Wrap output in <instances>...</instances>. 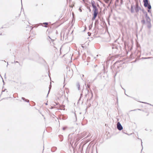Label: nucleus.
<instances>
[{
	"label": "nucleus",
	"instance_id": "dca6fc26",
	"mask_svg": "<svg viewBox=\"0 0 153 153\" xmlns=\"http://www.w3.org/2000/svg\"><path fill=\"white\" fill-rule=\"evenodd\" d=\"M79 10L80 12L82 11V10L80 8L79 9Z\"/></svg>",
	"mask_w": 153,
	"mask_h": 153
},
{
	"label": "nucleus",
	"instance_id": "9b49d317",
	"mask_svg": "<svg viewBox=\"0 0 153 153\" xmlns=\"http://www.w3.org/2000/svg\"><path fill=\"white\" fill-rule=\"evenodd\" d=\"M141 22L143 24H146V22L144 20H143L141 21Z\"/></svg>",
	"mask_w": 153,
	"mask_h": 153
},
{
	"label": "nucleus",
	"instance_id": "f257e3e1",
	"mask_svg": "<svg viewBox=\"0 0 153 153\" xmlns=\"http://www.w3.org/2000/svg\"><path fill=\"white\" fill-rule=\"evenodd\" d=\"M143 2L144 3V6L145 7H147L148 9H151V6L150 4H149L148 0H143Z\"/></svg>",
	"mask_w": 153,
	"mask_h": 153
},
{
	"label": "nucleus",
	"instance_id": "0eeeda50",
	"mask_svg": "<svg viewBox=\"0 0 153 153\" xmlns=\"http://www.w3.org/2000/svg\"><path fill=\"white\" fill-rule=\"evenodd\" d=\"M91 4L92 5V6H93L94 5H95V1L93 0H92L91 1Z\"/></svg>",
	"mask_w": 153,
	"mask_h": 153
},
{
	"label": "nucleus",
	"instance_id": "6e6552de",
	"mask_svg": "<svg viewBox=\"0 0 153 153\" xmlns=\"http://www.w3.org/2000/svg\"><path fill=\"white\" fill-rule=\"evenodd\" d=\"M93 11L94 12H98L97 8V7L94 9H93Z\"/></svg>",
	"mask_w": 153,
	"mask_h": 153
},
{
	"label": "nucleus",
	"instance_id": "f8f14e48",
	"mask_svg": "<svg viewBox=\"0 0 153 153\" xmlns=\"http://www.w3.org/2000/svg\"><path fill=\"white\" fill-rule=\"evenodd\" d=\"M92 7H93V9H94L97 8V7H96V6L95 5H94L93 6H92Z\"/></svg>",
	"mask_w": 153,
	"mask_h": 153
},
{
	"label": "nucleus",
	"instance_id": "7ed1b4c3",
	"mask_svg": "<svg viewBox=\"0 0 153 153\" xmlns=\"http://www.w3.org/2000/svg\"><path fill=\"white\" fill-rule=\"evenodd\" d=\"M146 22H151V19L148 16V14L147 13H146Z\"/></svg>",
	"mask_w": 153,
	"mask_h": 153
},
{
	"label": "nucleus",
	"instance_id": "9d476101",
	"mask_svg": "<svg viewBox=\"0 0 153 153\" xmlns=\"http://www.w3.org/2000/svg\"><path fill=\"white\" fill-rule=\"evenodd\" d=\"M77 87L78 89L79 90L80 88V85L79 83H77Z\"/></svg>",
	"mask_w": 153,
	"mask_h": 153
},
{
	"label": "nucleus",
	"instance_id": "aec40b11",
	"mask_svg": "<svg viewBox=\"0 0 153 153\" xmlns=\"http://www.w3.org/2000/svg\"><path fill=\"white\" fill-rule=\"evenodd\" d=\"M16 62L17 63L18 62L17 61Z\"/></svg>",
	"mask_w": 153,
	"mask_h": 153
},
{
	"label": "nucleus",
	"instance_id": "f03ea898",
	"mask_svg": "<svg viewBox=\"0 0 153 153\" xmlns=\"http://www.w3.org/2000/svg\"><path fill=\"white\" fill-rule=\"evenodd\" d=\"M117 128L119 130H121L123 128L122 126L119 122L117 124Z\"/></svg>",
	"mask_w": 153,
	"mask_h": 153
},
{
	"label": "nucleus",
	"instance_id": "a211bd4d",
	"mask_svg": "<svg viewBox=\"0 0 153 153\" xmlns=\"http://www.w3.org/2000/svg\"><path fill=\"white\" fill-rule=\"evenodd\" d=\"M29 101V100H27V101H26V102H28Z\"/></svg>",
	"mask_w": 153,
	"mask_h": 153
},
{
	"label": "nucleus",
	"instance_id": "39448f33",
	"mask_svg": "<svg viewBox=\"0 0 153 153\" xmlns=\"http://www.w3.org/2000/svg\"><path fill=\"white\" fill-rule=\"evenodd\" d=\"M146 24L149 28H151L152 25L151 23V22H146Z\"/></svg>",
	"mask_w": 153,
	"mask_h": 153
},
{
	"label": "nucleus",
	"instance_id": "f3484780",
	"mask_svg": "<svg viewBox=\"0 0 153 153\" xmlns=\"http://www.w3.org/2000/svg\"><path fill=\"white\" fill-rule=\"evenodd\" d=\"M22 99L23 100H24L25 99V98H24V97H22Z\"/></svg>",
	"mask_w": 153,
	"mask_h": 153
},
{
	"label": "nucleus",
	"instance_id": "4468645a",
	"mask_svg": "<svg viewBox=\"0 0 153 153\" xmlns=\"http://www.w3.org/2000/svg\"><path fill=\"white\" fill-rule=\"evenodd\" d=\"M150 58V57H148V58H144V59H149V58Z\"/></svg>",
	"mask_w": 153,
	"mask_h": 153
},
{
	"label": "nucleus",
	"instance_id": "6ab92c4d",
	"mask_svg": "<svg viewBox=\"0 0 153 153\" xmlns=\"http://www.w3.org/2000/svg\"><path fill=\"white\" fill-rule=\"evenodd\" d=\"M148 12H150V11L149 10H148Z\"/></svg>",
	"mask_w": 153,
	"mask_h": 153
},
{
	"label": "nucleus",
	"instance_id": "4be33fe9",
	"mask_svg": "<svg viewBox=\"0 0 153 153\" xmlns=\"http://www.w3.org/2000/svg\"><path fill=\"white\" fill-rule=\"evenodd\" d=\"M142 142H141V144H142Z\"/></svg>",
	"mask_w": 153,
	"mask_h": 153
},
{
	"label": "nucleus",
	"instance_id": "ddd939ff",
	"mask_svg": "<svg viewBox=\"0 0 153 153\" xmlns=\"http://www.w3.org/2000/svg\"><path fill=\"white\" fill-rule=\"evenodd\" d=\"M44 24H45L46 25H48V23L47 22H45L43 23Z\"/></svg>",
	"mask_w": 153,
	"mask_h": 153
},
{
	"label": "nucleus",
	"instance_id": "423d86ee",
	"mask_svg": "<svg viewBox=\"0 0 153 153\" xmlns=\"http://www.w3.org/2000/svg\"><path fill=\"white\" fill-rule=\"evenodd\" d=\"M140 9V8L139 7L138 5L137 4L136 5V7L135 9V11H136V12H138L139 11Z\"/></svg>",
	"mask_w": 153,
	"mask_h": 153
},
{
	"label": "nucleus",
	"instance_id": "2eb2a0df",
	"mask_svg": "<svg viewBox=\"0 0 153 153\" xmlns=\"http://www.w3.org/2000/svg\"><path fill=\"white\" fill-rule=\"evenodd\" d=\"M65 127H63V130H64L65 129Z\"/></svg>",
	"mask_w": 153,
	"mask_h": 153
},
{
	"label": "nucleus",
	"instance_id": "412c9836",
	"mask_svg": "<svg viewBox=\"0 0 153 153\" xmlns=\"http://www.w3.org/2000/svg\"><path fill=\"white\" fill-rule=\"evenodd\" d=\"M49 91H50V90H49V91H48V93H49Z\"/></svg>",
	"mask_w": 153,
	"mask_h": 153
},
{
	"label": "nucleus",
	"instance_id": "20e7f679",
	"mask_svg": "<svg viewBox=\"0 0 153 153\" xmlns=\"http://www.w3.org/2000/svg\"><path fill=\"white\" fill-rule=\"evenodd\" d=\"M98 12H94V16L92 18L93 20H94L95 19L97 15L98 14Z\"/></svg>",
	"mask_w": 153,
	"mask_h": 153
},
{
	"label": "nucleus",
	"instance_id": "1a4fd4ad",
	"mask_svg": "<svg viewBox=\"0 0 153 153\" xmlns=\"http://www.w3.org/2000/svg\"><path fill=\"white\" fill-rule=\"evenodd\" d=\"M131 11L132 13H133L134 11V9L132 6H131Z\"/></svg>",
	"mask_w": 153,
	"mask_h": 153
}]
</instances>
